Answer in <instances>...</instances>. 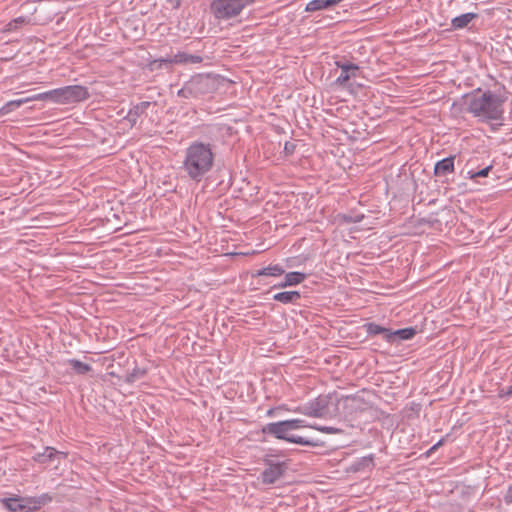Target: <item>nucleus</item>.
<instances>
[{
    "instance_id": "nucleus-6",
    "label": "nucleus",
    "mask_w": 512,
    "mask_h": 512,
    "mask_svg": "<svg viewBox=\"0 0 512 512\" xmlns=\"http://www.w3.org/2000/svg\"><path fill=\"white\" fill-rule=\"evenodd\" d=\"M257 0H212L210 9L218 20H229L237 17L248 6Z\"/></svg>"
},
{
    "instance_id": "nucleus-15",
    "label": "nucleus",
    "mask_w": 512,
    "mask_h": 512,
    "mask_svg": "<svg viewBox=\"0 0 512 512\" xmlns=\"http://www.w3.org/2000/svg\"><path fill=\"white\" fill-rule=\"evenodd\" d=\"M59 454L65 455L63 452H59L55 448L47 446L43 452L35 454L33 460L40 464H48Z\"/></svg>"
},
{
    "instance_id": "nucleus-28",
    "label": "nucleus",
    "mask_w": 512,
    "mask_h": 512,
    "mask_svg": "<svg viewBox=\"0 0 512 512\" xmlns=\"http://www.w3.org/2000/svg\"><path fill=\"white\" fill-rule=\"evenodd\" d=\"M492 169V165H489L477 172H470L471 173V176L470 178L472 179H475V178H479V177H486L488 176L489 174V171Z\"/></svg>"
},
{
    "instance_id": "nucleus-11",
    "label": "nucleus",
    "mask_w": 512,
    "mask_h": 512,
    "mask_svg": "<svg viewBox=\"0 0 512 512\" xmlns=\"http://www.w3.org/2000/svg\"><path fill=\"white\" fill-rule=\"evenodd\" d=\"M417 333V330L415 327H407L403 329H398L395 331H392L389 329V333L387 336V342L389 343H399L403 340H410L412 339Z\"/></svg>"
},
{
    "instance_id": "nucleus-10",
    "label": "nucleus",
    "mask_w": 512,
    "mask_h": 512,
    "mask_svg": "<svg viewBox=\"0 0 512 512\" xmlns=\"http://www.w3.org/2000/svg\"><path fill=\"white\" fill-rule=\"evenodd\" d=\"M2 503L10 512H32L28 498H5L2 500Z\"/></svg>"
},
{
    "instance_id": "nucleus-30",
    "label": "nucleus",
    "mask_w": 512,
    "mask_h": 512,
    "mask_svg": "<svg viewBox=\"0 0 512 512\" xmlns=\"http://www.w3.org/2000/svg\"><path fill=\"white\" fill-rule=\"evenodd\" d=\"M504 501L507 504L512 503V484L508 486L505 495H504Z\"/></svg>"
},
{
    "instance_id": "nucleus-16",
    "label": "nucleus",
    "mask_w": 512,
    "mask_h": 512,
    "mask_svg": "<svg viewBox=\"0 0 512 512\" xmlns=\"http://www.w3.org/2000/svg\"><path fill=\"white\" fill-rule=\"evenodd\" d=\"M37 100H41V98H36V95H33V96L23 98V99L8 101L0 108V114H2V115L8 114V113L14 111L15 109L19 108L21 105H23L25 103H28L30 101H37Z\"/></svg>"
},
{
    "instance_id": "nucleus-14",
    "label": "nucleus",
    "mask_w": 512,
    "mask_h": 512,
    "mask_svg": "<svg viewBox=\"0 0 512 512\" xmlns=\"http://www.w3.org/2000/svg\"><path fill=\"white\" fill-rule=\"evenodd\" d=\"M306 279V274L298 271H293L285 274L284 280L272 288H285L302 283Z\"/></svg>"
},
{
    "instance_id": "nucleus-23",
    "label": "nucleus",
    "mask_w": 512,
    "mask_h": 512,
    "mask_svg": "<svg viewBox=\"0 0 512 512\" xmlns=\"http://www.w3.org/2000/svg\"><path fill=\"white\" fill-rule=\"evenodd\" d=\"M365 327V330L367 332L368 335H371V336H375V335H378V334H382L383 335V338L387 341V336H388V333H389V329L388 328H385L379 324H376L374 322H370V323H366L364 325Z\"/></svg>"
},
{
    "instance_id": "nucleus-27",
    "label": "nucleus",
    "mask_w": 512,
    "mask_h": 512,
    "mask_svg": "<svg viewBox=\"0 0 512 512\" xmlns=\"http://www.w3.org/2000/svg\"><path fill=\"white\" fill-rule=\"evenodd\" d=\"M308 427L312 428V429H315L317 431H320L322 433H326V434H340V433H342V429L336 428V427H332V426H322V425H311V424H308Z\"/></svg>"
},
{
    "instance_id": "nucleus-24",
    "label": "nucleus",
    "mask_w": 512,
    "mask_h": 512,
    "mask_svg": "<svg viewBox=\"0 0 512 512\" xmlns=\"http://www.w3.org/2000/svg\"><path fill=\"white\" fill-rule=\"evenodd\" d=\"M147 374V370L144 368L135 367L130 373H127L124 381L128 384H133L139 379H142Z\"/></svg>"
},
{
    "instance_id": "nucleus-18",
    "label": "nucleus",
    "mask_w": 512,
    "mask_h": 512,
    "mask_svg": "<svg viewBox=\"0 0 512 512\" xmlns=\"http://www.w3.org/2000/svg\"><path fill=\"white\" fill-rule=\"evenodd\" d=\"M476 18H478V14L476 13L468 12L461 14L452 19L451 27L454 30L466 28L469 23Z\"/></svg>"
},
{
    "instance_id": "nucleus-3",
    "label": "nucleus",
    "mask_w": 512,
    "mask_h": 512,
    "mask_svg": "<svg viewBox=\"0 0 512 512\" xmlns=\"http://www.w3.org/2000/svg\"><path fill=\"white\" fill-rule=\"evenodd\" d=\"M308 427V423L303 419H290L279 422H271L264 425L261 432L265 435H270L279 440H284L289 443H295L299 445L318 447L322 444L319 440L308 439L296 435H288V432L298 430L300 428Z\"/></svg>"
},
{
    "instance_id": "nucleus-8",
    "label": "nucleus",
    "mask_w": 512,
    "mask_h": 512,
    "mask_svg": "<svg viewBox=\"0 0 512 512\" xmlns=\"http://www.w3.org/2000/svg\"><path fill=\"white\" fill-rule=\"evenodd\" d=\"M207 84H208V78H206V77H203L201 75L192 77L177 92V95L179 97L186 98V99L197 98L206 92L205 87L207 86Z\"/></svg>"
},
{
    "instance_id": "nucleus-26",
    "label": "nucleus",
    "mask_w": 512,
    "mask_h": 512,
    "mask_svg": "<svg viewBox=\"0 0 512 512\" xmlns=\"http://www.w3.org/2000/svg\"><path fill=\"white\" fill-rule=\"evenodd\" d=\"M328 8L329 6L327 0H311L306 4L305 11L316 12Z\"/></svg>"
},
{
    "instance_id": "nucleus-20",
    "label": "nucleus",
    "mask_w": 512,
    "mask_h": 512,
    "mask_svg": "<svg viewBox=\"0 0 512 512\" xmlns=\"http://www.w3.org/2000/svg\"><path fill=\"white\" fill-rule=\"evenodd\" d=\"M284 269L281 265L279 264H276V265H270V266H267V267H264L260 270H258L254 276L256 277H259V276H271V277H279L281 276L282 274H284Z\"/></svg>"
},
{
    "instance_id": "nucleus-22",
    "label": "nucleus",
    "mask_w": 512,
    "mask_h": 512,
    "mask_svg": "<svg viewBox=\"0 0 512 512\" xmlns=\"http://www.w3.org/2000/svg\"><path fill=\"white\" fill-rule=\"evenodd\" d=\"M53 500L52 496L48 493H44L38 497H30L28 498V503L31 505L32 512L37 511L41 506L46 505L47 503Z\"/></svg>"
},
{
    "instance_id": "nucleus-1",
    "label": "nucleus",
    "mask_w": 512,
    "mask_h": 512,
    "mask_svg": "<svg viewBox=\"0 0 512 512\" xmlns=\"http://www.w3.org/2000/svg\"><path fill=\"white\" fill-rule=\"evenodd\" d=\"M215 146L201 140L192 141L184 150L181 169L186 176L199 183L212 171L215 164Z\"/></svg>"
},
{
    "instance_id": "nucleus-12",
    "label": "nucleus",
    "mask_w": 512,
    "mask_h": 512,
    "mask_svg": "<svg viewBox=\"0 0 512 512\" xmlns=\"http://www.w3.org/2000/svg\"><path fill=\"white\" fill-rule=\"evenodd\" d=\"M455 156L446 157L438 161L434 166V175L437 177L446 176L454 172Z\"/></svg>"
},
{
    "instance_id": "nucleus-34",
    "label": "nucleus",
    "mask_w": 512,
    "mask_h": 512,
    "mask_svg": "<svg viewBox=\"0 0 512 512\" xmlns=\"http://www.w3.org/2000/svg\"><path fill=\"white\" fill-rule=\"evenodd\" d=\"M438 448H439V445H438L437 443H436V444H434V445H433V446L428 450L427 454L429 455V454L433 453V452H434V451H436Z\"/></svg>"
},
{
    "instance_id": "nucleus-19",
    "label": "nucleus",
    "mask_w": 512,
    "mask_h": 512,
    "mask_svg": "<svg viewBox=\"0 0 512 512\" xmlns=\"http://www.w3.org/2000/svg\"><path fill=\"white\" fill-rule=\"evenodd\" d=\"M300 298L301 294L298 291H284L273 296V300L283 304L297 303Z\"/></svg>"
},
{
    "instance_id": "nucleus-25",
    "label": "nucleus",
    "mask_w": 512,
    "mask_h": 512,
    "mask_svg": "<svg viewBox=\"0 0 512 512\" xmlns=\"http://www.w3.org/2000/svg\"><path fill=\"white\" fill-rule=\"evenodd\" d=\"M173 64L172 57L171 58H160L154 59L148 63V68L150 71L160 70L162 68H168Z\"/></svg>"
},
{
    "instance_id": "nucleus-33",
    "label": "nucleus",
    "mask_w": 512,
    "mask_h": 512,
    "mask_svg": "<svg viewBox=\"0 0 512 512\" xmlns=\"http://www.w3.org/2000/svg\"><path fill=\"white\" fill-rule=\"evenodd\" d=\"M363 216H357L356 219L352 220V218H345L347 222H360L362 220Z\"/></svg>"
},
{
    "instance_id": "nucleus-35",
    "label": "nucleus",
    "mask_w": 512,
    "mask_h": 512,
    "mask_svg": "<svg viewBox=\"0 0 512 512\" xmlns=\"http://www.w3.org/2000/svg\"><path fill=\"white\" fill-rule=\"evenodd\" d=\"M506 395H512V385L510 387H508L506 393Z\"/></svg>"
},
{
    "instance_id": "nucleus-9",
    "label": "nucleus",
    "mask_w": 512,
    "mask_h": 512,
    "mask_svg": "<svg viewBox=\"0 0 512 512\" xmlns=\"http://www.w3.org/2000/svg\"><path fill=\"white\" fill-rule=\"evenodd\" d=\"M336 66L341 69V73L336 79V83L339 85H343L350 78L355 77L359 70V67L356 64L350 63L344 59L336 61Z\"/></svg>"
},
{
    "instance_id": "nucleus-4",
    "label": "nucleus",
    "mask_w": 512,
    "mask_h": 512,
    "mask_svg": "<svg viewBox=\"0 0 512 512\" xmlns=\"http://www.w3.org/2000/svg\"><path fill=\"white\" fill-rule=\"evenodd\" d=\"M338 400L332 394H321L297 407L294 412L314 418L331 417L337 411Z\"/></svg>"
},
{
    "instance_id": "nucleus-5",
    "label": "nucleus",
    "mask_w": 512,
    "mask_h": 512,
    "mask_svg": "<svg viewBox=\"0 0 512 512\" xmlns=\"http://www.w3.org/2000/svg\"><path fill=\"white\" fill-rule=\"evenodd\" d=\"M88 89L81 85H69L47 92L36 94V98L50 100L58 104L81 102L89 98Z\"/></svg>"
},
{
    "instance_id": "nucleus-21",
    "label": "nucleus",
    "mask_w": 512,
    "mask_h": 512,
    "mask_svg": "<svg viewBox=\"0 0 512 512\" xmlns=\"http://www.w3.org/2000/svg\"><path fill=\"white\" fill-rule=\"evenodd\" d=\"M67 363L78 375H85L92 370L91 365L84 363L78 359H68Z\"/></svg>"
},
{
    "instance_id": "nucleus-29",
    "label": "nucleus",
    "mask_w": 512,
    "mask_h": 512,
    "mask_svg": "<svg viewBox=\"0 0 512 512\" xmlns=\"http://www.w3.org/2000/svg\"><path fill=\"white\" fill-rule=\"evenodd\" d=\"M296 144L290 141L285 142L284 152L286 155H292L295 152Z\"/></svg>"
},
{
    "instance_id": "nucleus-13",
    "label": "nucleus",
    "mask_w": 512,
    "mask_h": 512,
    "mask_svg": "<svg viewBox=\"0 0 512 512\" xmlns=\"http://www.w3.org/2000/svg\"><path fill=\"white\" fill-rule=\"evenodd\" d=\"M151 106V102L143 101L136 105H134L127 113L125 119L130 122L132 126H134L139 117L142 116L146 110Z\"/></svg>"
},
{
    "instance_id": "nucleus-17",
    "label": "nucleus",
    "mask_w": 512,
    "mask_h": 512,
    "mask_svg": "<svg viewBox=\"0 0 512 512\" xmlns=\"http://www.w3.org/2000/svg\"><path fill=\"white\" fill-rule=\"evenodd\" d=\"M173 64H199L203 58L199 55L188 54L186 52H178L172 57Z\"/></svg>"
},
{
    "instance_id": "nucleus-37",
    "label": "nucleus",
    "mask_w": 512,
    "mask_h": 512,
    "mask_svg": "<svg viewBox=\"0 0 512 512\" xmlns=\"http://www.w3.org/2000/svg\"><path fill=\"white\" fill-rule=\"evenodd\" d=\"M267 414H268L269 416H271V415L273 414V410H272V409L268 410Z\"/></svg>"
},
{
    "instance_id": "nucleus-31",
    "label": "nucleus",
    "mask_w": 512,
    "mask_h": 512,
    "mask_svg": "<svg viewBox=\"0 0 512 512\" xmlns=\"http://www.w3.org/2000/svg\"><path fill=\"white\" fill-rule=\"evenodd\" d=\"M25 22H26V19L24 17H18L16 19H14L13 22H10L8 24V27H9V29H11V26H12L13 23H15V24H24Z\"/></svg>"
},
{
    "instance_id": "nucleus-7",
    "label": "nucleus",
    "mask_w": 512,
    "mask_h": 512,
    "mask_svg": "<svg viewBox=\"0 0 512 512\" xmlns=\"http://www.w3.org/2000/svg\"><path fill=\"white\" fill-rule=\"evenodd\" d=\"M272 454L263 458L265 469L260 474L262 484L272 485L281 479L289 469V461H275Z\"/></svg>"
},
{
    "instance_id": "nucleus-32",
    "label": "nucleus",
    "mask_w": 512,
    "mask_h": 512,
    "mask_svg": "<svg viewBox=\"0 0 512 512\" xmlns=\"http://www.w3.org/2000/svg\"><path fill=\"white\" fill-rule=\"evenodd\" d=\"M342 1L343 0H327L329 8L337 5L338 3L342 2Z\"/></svg>"
},
{
    "instance_id": "nucleus-36",
    "label": "nucleus",
    "mask_w": 512,
    "mask_h": 512,
    "mask_svg": "<svg viewBox=\"0 0 512 512\" xmlns=\"http://www.w3.org/2000/svg\"><path fill=\"white\" fill-rule=\"evenodd\" d=\"M444 441H445L444 439H441V440H439V441L437 442V444L439 445V447L443 445Z\"/></svg>"
},
{
    "instance_id": "nucleus-2",
    "label": "nucleus",
    "mask_w": 512,
    "mask_h": 512,
    "mask_svg": "<svg viewBox=\"0 0 512 512\" xmlns=\"http://www.w3.org/2000/svg\"><path fill=\"white\" fill-rule=\"evenodd\" d=\"M466 111L483 122L502 120L505 99L490 90L480 89L464 96Z\"/></svg>"
}]
</instances>
